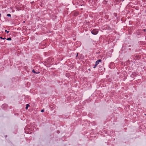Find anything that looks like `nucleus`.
<instances>
[{
	"label": "nucleus",
	"instance_id": "f257e3e1",
	"mask_svg": "<svg viewBox=\"0 0 146 146\" xmlns=\"http://www.w3.org/2000/svg\"><path fill=\"white\" fill-rule=\"evenodd\" d=\"M98 32V31L97 29H94L91 32L94 35H97Z\"/></svg>",
	"mask_w": 146,
	"mask_h": 146
},
{
	"label": "nucleus",
	"instance_id": "f03ea898",
	"mask_svg": "<svg viewBox=\"0 0 146 146\" xmlns=\"http://www.w3.org/2000/svg\"><path fill=\"white\" fill-rule=\"evenodd\" d=\"M102 61V60L101 59L98 60L95 62V64H99V63L100 62Z\"/></svg>",
	"mask_w": 146,
	"mask_h": 146
},
{
	"label": "nucleus",
	"instance_id": "7ed1b4c3",
	"mask_svg": "<svg viewBox=\"0 0 146 146\" xmlns=\"http://www.w3.org/2000/svg\"><path fill=\"white\" fill-rule=\"evenodd\" d=\"M29 106H29V104H27V105H26V109H27L28 107Z\"/></svg>",
	"mask_w": 146,
	"mask_h": 146
},
{
	"label": "nucleus",
	"instance_id": "20e7f679",
	"mask_svg": "<svg viewBox=\"0 0 146 146\" xmlns=\"http://www.w3.org/2000/svg\"><path fill=\"white\" fill-rule=\"evenodd\" d=\"M7 40H11V38L9 37L7 38Z\"/></svg>",
	"mask_w": 146,
	"mask_h": 146
},
{
	"label": "nucleus",
	"instance_id": "39448f33",
	"mask_svg": "<svg viewBox=\"0 0 146 146\" xmlns=\"http://www.w3.org/2000/svg\"><path fill=\"white\" fill-rule=\"evenodd\" d=\"M7 17H11V15L10 14H7Z\"/></svg>",
	"mask_w": 146,
	"mask_h": 146
},
{
	"label": "nucleus",
	"instance_id": "423d86ee",
	"mask_svg": "<svg viewBox=\"0 0 146 146\" xmlns=\"http://www.w3.org/2000/svg\"><path fill=\"white\" fill-rule=\"evenodd\" d=\"M32 72L35 74H37V73L34 70H32Z\"/></svg>",
	"mask_w": 146,
	"mask_h": 146
},
{
	"label": "nucleus",
	"instance_id": "0eeeda50",
	"mask_svg": "<svg viewBox=\"0 0 146 146\" xmlns=\"http://www.w3.org/2000/svg\"><path fill=\"white\" fill-rule=\"evenodd\" d=\"M112 65V64H109V67L111 68H112L111 67V65Z\"/></svg>",
	"mask_w": 146,
	"mask_h": 146
},
{
	"label": "nucleus",
	"instance_id": "6e6552de",
	"mask_svg": "<svg viewBox=\"0 0 146 146\" xmlns=\"http://www.w3.org/2000/svg\"><path fill=\"white\" fill-rule=\"evenodd\" d=\"M5 32H7V33H9V31H7V30H5Z\"/></svg>",
	"mask_w": 146,
	"mask_h": 146
},
{
	"label": "nucleus",
	"instance_id": "1a4fd4ad",
	"mask_svg": "<svg viewBox=\"0 0 146 146\" xmlns=\"http://www.w3.org/2000/svg\"><path fill=\"white\" fill-rule=\"evenodd\" d=\"M0 38L1 39H5L6 38H3L1 37L0 36Z\"/></svg>",
	"mask_w": 146,
	"mask_h": 146
},
{
	"label": "nucleus",
	"instance_id": "9d476101",
	"mask_svg": "<svg viewBox=\"0 0 146 146\" xmlns=\"http://www.w3.org/2000/svg\"><path fill=\"white\" fill-rule=\"evenodd\" d=\"M98 64H95V65L94 66V67H93V68H95L96 67V66H97V65Z\"/></svg>",
	"mask_w": 146,
	"mask_h": 146
},
{
	"label": "nucleus",
	"instance_id": "9b49d317",
	"mask_svg": "<svg viewBox=\"0 0 146 146\" xmlns=\"http://www.w3.org/2000/svg\"><path fill=\"white\" fill-rule=\"evenodd\" d=\"M44 111V110L42 109L41 110V111L42 112H43Z\"/></svg>",
	"mask_w": 146,
	"mask_h": 146
},
{
	"label": "nucleus",
	"instance_id": "f8f14e48",
	"mask_svg": "<svg viewBox=\"0 0 146 146\" xmlns=\"http://www.w3.org/2000/svg\"><path fill=\"white\" fill-rule=\"evenodd\" d=\"M114 15L115 16H116V13H114Z\"/></svg>",
	"mask_w": 146,
	"mask_h": 146
},
{
	"label": "nucleus",
	"instance_id": "ddd939ff",
	"mask_svg": "<svg viewBox=\"0 0 146 146\" xmlns=\"http://www.w3.org/2000/svg\"><path fill=\"white\" fill-rule=\"evenodd\" d=\"M143 31H144V32H145V31H146V29H143Z\"/></svg>",
	"mask_w": 146,
	"mask_h": 146
},
{
	"label": "nucleus",
	"instance_id": "4468645a",
	"mask_svg": "<svg viewBox=\"0 0 146 146\" xmlns=\"http://www.w3.org/2000/svg\"><path fill=\"white\" fill-rule=\"evenodd\" d=\"M78 53H77V54H76V57H77L78 56Z\"/></svg>",
	"mask_w": 146,
	"mask_h": 146
}]
</instances>
